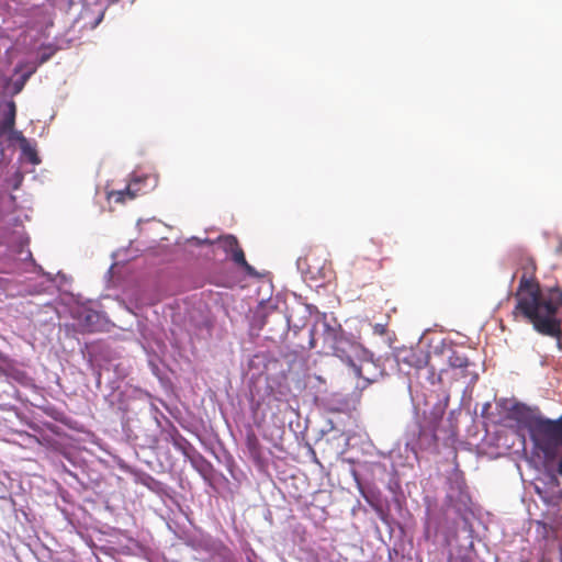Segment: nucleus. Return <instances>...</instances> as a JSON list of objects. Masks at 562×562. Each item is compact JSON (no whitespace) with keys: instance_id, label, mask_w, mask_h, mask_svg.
<instances>
[{"instance_id":"14","label":"nucleus","mask_w":562,"mask_h":562,"mask_svg":"<svg viewBox=\"0 0 562 562\" xmlns=\"http://www.w3.org/2000/svg\"><path fill=\"white\" fill-rule=\"evenodd\" d=\"M10 143H19L21 149L27 148V139L24 137L21 131L13 128L12 131L3 134Z\"/></svg>"},{"instance_id":"13","label":"nucleus","mask_w":562,"mask_h":562,"mask_svg":"<svg viewBox=\"0 0 562 562\" xmlns=\"http://www.w3.org/2000/svg\"><path fill=\"white\" fill-rule=\"evenodd\" d=\"M218 243L222 247V249L226 252V254H232L236 248L239 247V243L237 240V238L233 235H227V236H224V237H221L218 238Z\"/></svg>"},{"instance_id":"18","label":"nucleus","mask_w":562,"mask_h":562,"mask_svg":"<svg viewBox=\"0 0 562 562\" xmlns=\"http://www.w3.org/2000/svg\"><path fill=\"white\" fill-rule=\"evenodd\" d=\"M192 467L198 469L205 477H206V471L210 468V464L206 459H189Z\"/></svg>"},{"instance_id":"9","label":"nucleus","mask_w":562,"mask_h":562,"mask_svg":"<svg viewBox=\"0 0 562 562\" xmlns=\"http://www.w3.org/2000/svg\"><path fill=\"white\" fill-rule=\"evenodd\" d=\"M16 106L13 101L7 104V111L0 121V135L7 134L15 126Z\"/></svg>"},{"instance_id":"12","label":"nucleus","mask_w":562,"mask_h":562,"mask_svg":"<svg viewBox=\"0 0 562 562\" xmlns=\"http://www.w3.org/2000/svg\"><path fill=\"white\" fill-rule=\"evenodd\" d=\"M246 446L251 457H260V443L255 432L250 431L247 434Z\"/></svg>"},{"instance_id":"15","label":"nucleus","mask_w":562,"mask_h":562,"mask_svg":"<svg viewBox=\"0 0 562 562\" xmlns=\"http://www.w3.org/2000/svg\"><path fill=\"white\" fill-rule=\"evenodd\" d=\"M108 200L115 203H124L130 200V192L127 186L122 190H112L108 192Z\"/></svg>"},{"instance_id":"25","label":"nucleus","mask_w":562,"mask_h":562,"mask_svg":"<svg viewBox=\"0 0 562 562\" xmlns=\"http://www.w3.org/2000/svg\"><path fill=\"white\" fill-rule=\"evenodd\" d=\"M139 480L142 481V483L147 484V481L151 480V477L150 476H144V477L139 479Z\"/></svg>"},{"instance_id":"5","label":"nucleus","mask_w":562,"mask_h":562,"mask_svg":"<svg viewBox=\"0 0 562 562\" xmlns=\"http://www.w3.org/2000/svg\"><path fill=\"white\" fill-rule=\"evenodd\" d=\"M529 468H535L539 475L536 479L554 481L557 474L562 475V459H522Z\"/></svg>"},{"instance_id":"1","label":"nucleus","mask_w":562,"mask_h":562,"mask_svg":"<svg viewBox=\"0 0 562 562\" xmlns=\"http://www.w3.org/2000/svg\"><path fill=\"white\" fill-rule=\"evenodd\" d=\"M515 297L514 318H521L531 324L538 334L557 339L561 349L562 324L558 311L562 305V296L557 301L546 299L536 279L522 274Z\"/></svg>"},{"instance_id":"17","label":"nucleus","mask_w":562,"mask_h":562,"mask_svg":"<svg viewBox=\"0 0 562 562\" xmlns=\"http://www.w3.org/2000/svg\"><path fill=\"white\" fill-rule=\"evenodd\" d=\"M449 364L452 368H465L469 366V360L467 357L453 351L449 357Z\"/></svg>"},{"instance_id":"21","label":"nucleus","mask_w":562,"mask_h":562,"mask_svg":"<svg viewBox=\"0 0 562 562\" xmlns=\"http://www.w3.org/2000/svg\"><path fill=\"white\" fill-rule=\"evenodd\" d=\"M404 361L407 362L411 367L420 368L423 366V360L416 358L415 352L409 351L408 355L404 358Z\"/></svg>"},{"instance_id":"4","label":"nucleus","mask_w":562,"mask_h":562,"mask_svg":"<svg viewBox=\"0 0 562 562\" xmlns=\"http://www.w3.org/2000/svg\"><path fill=\"white\" fill-rule=\"evenodd\" d=\"M355 348V344L346 338L344 335L341 338L337 341V344L334 345V347L329 350L334 356L338 357L342 361H346L349 363L352 369L353 373L358 378H362L367 382L371 383L375 381V375H367L364 371L372 367V362L370 361H363L360 366H357L353 363L350 357V350Z\"/></svg>"},{"instance_id":"23","label":"nucleus","mask_w":562,"mask_h":562,"mask_svg":"<svg viewBox=\"0 0 562 562\" xmlns=\"http://www.w3.org/2000/svg\"><path fill=\"white\" fill-rule=\"evenodd\" d=\"M254 460H255L256 465L258 468H262L263 467V459L257 458V459H254Z\"/></svg>"},{"instance_id":"24","label":"nucleus","mask_w":562,"mask_h":562,"mask_svg":"<svg viewBox=\"0 0 562 562\" xmlns=\"http://www.w3.org/2000/svg\"><path fill=\"white\" fill-rule=\"evenodd\" d=\"M488 408H491V403H486V404H484V406H483V411H482V415H483V416H484L485 412H486Z\"/></svg>"},{"instance_id":"11","label":"nucleus","mask_w":562,"mask_h":562,"mask_svg":"<svg viewBox=\"0 0 562 562\" xmlns=\"http://www.w3.org/2000/svg\"><path fill=\"white\" fill-rule=\"evenodd\" d=\"M231 258L237 266L241 267L247 274H257L255 268L247 262L244 250L240 246L231 254Z\"/></svg>"},{"instance_id":"6","label":"nucleus","mask_w":562,"mask_h":562,"mask_svg":"<svg viewBox=\"0 0 562 562\" xmlns=\"http://www.w3.org/2000/svg\"><path fill=\"white\" fill-rule=\"evenodd\" d=\"M348 439L344 432H333L321 438L316 445L324 454L340 457L346 452Z\"/></svg>"},{"instance_id":"27","label":"nucleus","mask_w":562,"mask_h":562,"mask_svg":"<svg viewBox=\"0 0 562 562\" xmlns=\"http://www.w3.org/2000/svg\"><path fill=\"white\" fill-rule=\"evenodd\" d=\"M21 70H22V65H18L15 68V71H21Z\"/></svg>"},{"instance_id":"28","label":"nucleus","mask_w":562,"mask_h":562,"mask_svg":"<svg viewBox=\"0 0 562 562\" xmlns=\"http://www.w3.org/2000/svg\"><path fill=\"white\" fill-rule=\"evenodd\" d=\"M225 460H226V462H227V467L229 468V467H231V461H232V459L226 458Z\"/></svg>"},{"instance_id":"16","label":"nucleus","mask_w":562,"mask_h":562,"mask_svg":"<svg viewBox=\"0 0 562 562\" xmlns=\"http://www.w3.org/2000/svg\"><path fill=\"white\" fill-rule=\"evenodd\" d=\"M527 407L524 404L515 403L508 411V415L510 418L516 419L518 422H522L526 413Z\"/></svg>"},{"instance_id":"2","label":"nucleus","mask_w":562,"mask_h":562,"mask_svg":"<svg viewBox=\"0 0 562 562\" xmlns=\"http://www.w3.org/2000/svg\"><path fill=\"white\" fill-rule=\"evenodd\" d=\"M525 426L535 457H562V415L555 419L533 416Z\"/></svg>"},{"instance_id":"7","label":"nucleus","mask_w":562,"mask_h":562,"mask_svg":"<svg viewBox=\"0 0 562 562\" xmlns=\"http://www.w3.org/2000/svg\"><path fill=\"white\" fill-rule=\"evenodd\" d=\"M103 16L104 7L102 4H95L93 8L85 4L78 15L77 23L80 24L81 29L93 30L101 23Z\"/></svg>"},{"instance_id":"20","label":"nucleus","mask_w":562,"mask_h":562,"mask_svg":"<svg viewBox=\"0 0 562 562\" xmlns=\"http://www.w3.org/2000/svg\"><path fill=\"white\" fill-rule=\"evenodd\" d=\"M22 150H23L24 155L27 157V159H29L32 164H34V165L40 164V161H41V160H40V158H38V156H37V153H36V150H35L34 148H32V147L30 146V143H29V142H27V148H26V149H22Z\"/></svg>"},{"instance_id":"19","label":"nucleus","mask_w":562,"mask_h":562,"mask_svg":"<svg viewBox=\"0 0 562 562\" xmlns=\"http://www.w3.org/2000/svg\"><path fill=\"white\" fill-rule=\"evenodd\" d=\"M142 181L139 179H134L127 184V189L130 192V200L135 199L140 191Z\"/></svg>"},{"instance_id":"26","label":"nucleus","mask_w":562,"mask_h":562,"mask_svg":"<svg viewBox=\"0 0 562 562\" xmlns=\"http://www.w3.org/2000/svg\"><path fill=\"white\" fill-rule=\"evenodd\" d=\"M329 409H330L331 412H342V409H341V408H334V407H330Z\"/></svg>"},{"instance_id":"10","label":"nucleus","mask_w":562,"mask_h":562,"mask_svg":"<svg viewBox=\"0 0 562 562\" xmlns=\"http://www.w3.org/2000/svg\"><path fill=\"white\" fill-rule=\"evenodd\" d=\"M231 258L237 266L241 267L247 274H257L255 268L247 262L244 250L240 246L231 254Z\"/></svg>"},{"instance_id":"8","label":"nucleus","mask_w":562,"mask_h":562,"mask_svg":"<svg viewBox=\"0 0 562 562\" xmlns=\"http://www.w3.org/2000/svg\"><path fill=\"white\" fill-rule=\"evenodd\" d=\"M344 331L341 326H330L328 323H324L323 341L324 348L328 351L334 347L335 344L341 338Z\"/></svg>"},{"instance_id":"22","label":"nucleus","mask_w":562,"mask_h":562,"mask_svg":"<svg viewBox=\"0 0 562 562\" xmlns=\"http://www.w3.org/2000/svg\"><path fill=\"white\" fill-rule=\"evenodd\" d=\"M34 71H35V68L32 67L29 71H26L25 74H23L21 76L20 82L15 83L16 91H20L23 88V86L26 83V81L30 79V77L33 75Z\"/></svg>"},{"instance_id":"3","label":"nucleus","mask_w":562,"mask_h":562,"mask_svg":"<svg viewBox=\"0 0 562 562\" xmlns=\"http://www.w3.org/2000/svg\"><path fill=\"white\" fill-rule=\"evenodd\" d=\"M454 460L456 459H453L450 464L453 467V472L448 479L449 490L447 493V498L450 505L460 512L463 507H467L470 504L471 497L467 491L463 475L458 470V465L456 464Z\"/></svg>"}]
</instances>
